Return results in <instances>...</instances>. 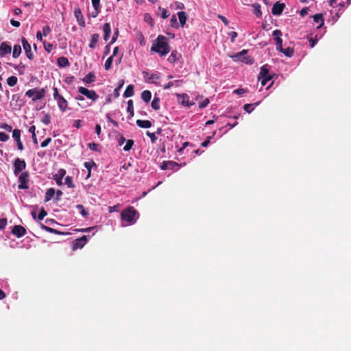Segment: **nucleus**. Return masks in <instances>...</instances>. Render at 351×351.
<instances>
[{"instance_id": "49", "label": "nucleus", "mask_w": 351, "mask_h": 351, "mask_svg": "<svg viewBox=\"0 0 351 351\" xmlns=\"http://www.w3.org/2000/svg\"><path fill=\"white\" fill-rule=\"evenodd\" d=\"M147 136H148L150 138L151 142L152 143H154L157 139V137L155 135V133L150 132L147 131L146 132Z\"/></svg>"}, {"instance_id": "36", "label": "nucleus", "mask_w": 351, "mask_h": 351, "mask_svg": "<svg viewBox=\"0 0 351 351\" xmlns=\"http://www.w3.org/2000/svg\"><path fill=\"white\" fill-rule=\"evenodd\" d=\"M168 164V169H172V170H177L178 167H181V164H178L175 161L169 160L167 161Z\"/></svg>"}, {"instance_id": "40", "label": "nucleus", "mask_w": 351, "mask_h": 351, "mask_svg": "<svg viewBox=\"0 0 351 351\" xmlns=\"http://www.w3.org/2000/svg\"><path fill=\"white\" fill-rule=\"evenodd\" d=\"M12 137L16 141L21 140V130L19 129H14L12 131Z\"/></svg>"}, {"instance_id": "34", "label": "nucleus", "mask_w": 351, "mask_h": 351, "mask_svg": "<svg viewBox=\"0 0 351 351\" xmlns=\"http://www.w3.org/2000/svg\"><path fill=\"white\" fill-rule=\"evenodd\" d=\"M280 52L283 53L287 57H292L294 53V49L292 47H287L285 49L283 48V50L279 51Z\"/></svg>"}, {"instance_id": "26", "label": "nucleus", "mask_w": 351, "mask_h": 351, "mask_svg": "<svg viewBox=\"0 0 351 351\" xmlns=\"http://www.w3.org/2000/svg\"><path fill=\"white\" fill-rule=\"evenodd\" d=\"M178 16L179 19L180 25L183 27L185 25L186 21L187 20L186 13L185 12H179L178 13Z\"/></svg>"}, {"instance_id": "17", "label": "nucleus", "mask_w": 351, "mask_h": 351, "mask_svg": "<svg viewBox=\"0 0 351 351\" xmlns=\"http://www.w3.org/2000/svg\"><path fill=\"white\" fill-rule=\"evenodd\" d=\"M181 58V54L178 53L176 50H173L171 51L170 56H169L167 60L171 63H176L180 58Z\"/></svg>"}, {"instance_id": "46", "label": "nucleus", "mask_w": 351, "mask_h": 351, "mask_svg": "<svg viewBox=\"0 0 351 351\" xmlns=\"http://www.w3.org/2000/svg\"><path fill=\"white\" fill-rule=\"evenodd\" d=\"M41 121L45 125H49L51 123V116L49 114H45Z\"/></svg>"}, {"instance_id": "52", "label": "nucleus", "mask_w": 351, "mask_h": 351, "mask_svg": "<svg viewBox=\"0 0 351 351\" xmlns=\"http://www.w3.org/2000/svg\"><path fill=\"white\" fill-rule=\"evenodd\" d=\"M94 10H99L100 8V0H91Z\"/></svg>"}, {"instance_id": "44", "label": "nucleus", "mask_w": 351, "mask_h": 351, "mask_svg": "<svg viewBox=\"0 0 351 351\" xmlns=\"http://www.w3.org/2000/svg\"><path fill=\"white\" fill-rule=\"evenodd\" d=\"M134 145V141L129 139L126 141V145L123 147V150L125 152L130 151Z\"/></svg>"}, {"instance_id": "18", "label": "nucleus", "mask_w": 351, "mask_h": 351, "mask_svg": "<svg viewBox=\"0 0 351 351\" xmlns=\"http://www.w3.org/2000/svg\"><path fill=\"white\" fill-rule=\"evenodd\" d=\"M58 101V106L60 108V110L64 112L66 111L68 106L67 101L62 96L59 97L58 99H56Z\"/></svg>"}, {"instance_id": "57", "label": "nucleus", "mask_w": 351, "mask_h": 351, "mask_svg": "<svg viewBox=\"0 0 351 351\" xmlns=\"http://www.w3.org/2000/svg\"><path fill=\"white\" fill-rule=\"evenodd\" d=\"M1 128L4 129L7 132H10L12 130V127L7 123H3L1 125Z\"/></svg>"}, {"instance_id": "30", "label": "nucleus", "mask_w": 351, "mask_h": 351, "mask_svg": "<svg viewBox=\"0 0 351 351\" xmlns=\"http://www.w3.org/2000/svg\"><path fill=\"white\" fill-rule=\"evenodd\" d=\"M260 102H256L254 103V104H245L243 106V109L245 111H246L248 113H250L253 111V110L254 109V106H257L258 105H259Z\"/></svg>"}, {"instance_id": "31", "label": "nucleus", "mask_w": 351, "mask_h": 351, "mask_svg": "<svg viewBox=\"0 0 351 351\" xmlns=\"http://www.w3.org/2000/svg\"><path fill=\"white\" fill-rule=\"evenodd\" d=\"M21 53V47L19 45H15L13 48L12 56L14 58H18Z\"/></svg>"}, {"instance_id": "56", "label": "nucleus", "mask_w": 351, "mask_h": 351, "mask_svg": "<svg viewBox=\"0 0 351 351\" xmlns=\"http://www.w3.org/2000/svg\"><path fill=\"white\" fill-rule=\"evenodd\" d=\"M118 35H119V29H118V28H117L114 32L111 41L110 42V45L113 44L117 40Z\"/></svg>"}, {"instance_id": "64", "label": "nucleus", "mask_w": 351, "mask_h": 351, "mask_svg": "<svg viewBox=\"0 0 351 351\" xmlns=\"http://www.w3.org/2000/svg\"><path fill=\"white\" fill-rule=\"evenodd\" d=\"M125 141H126V139L122 135L120 136L118 138V143H119V145H120V146L122 145Z\"/></svg>"}, {"instance_id": "41", "label": "nucleus", "mask_w": 351, "mask_h": 351, "mask_svg": "<svg viewBox=\"0 0 351 351\" xmlns=\"http://www.w3.org/2000/svg\"><path fill=\"white\" fill-rule=\"evenodd\" d=\"M64 181H65L64 182L65 184H66L68 187H69V188H74L75 187V184L73 182V178H72L71 176H66L65 178Z\"/></svg>"}, {"instance_id": "16", "label": "nucleus", "mask_w": 351, "mask_h": 351, "mask_svg": "<svg viewBox=\"0 0 351 351\" xmlns=\"http://www.w3.org/2000/svg\"><path fill=\"white\" fill-rule=\"evenodd\" d=\"M65 174L66 170L60 169L58 173L53 176L54 180L58 185L61 186L62 184V178L64 177Z\"/></svg>"}, {"instance_id": "42", "label": "nucleus", "mask_w": 351, "mask_h": 351, "mask_svg": "<svg viewBox=\"0 0 351 351\" xmlns=\"http://www.w3.org/2000/svg\"><path fill=\"white\" fill-rule=\"evenodd\" d=\"M113 62V56H110L106 61L104 64V68L106 71L109 70Z\"/></svg>"}, {"instance_id": "61", "label": "nucleus", "mask_w": 351, "mask_h": 351, "mask_svg": "<svg viewBox=\"0 0 351 351\" xmlns=\"http://www.w3.org/2000/svg\"><path fill=\"white\" fill-rule=\"evenodd\" d=\"M53 98L54 99H58L59 97H62V95H59L58 90L56 87L53 88Z\"/></svg>"}, {"instance_id": "62", "label": "nucleus", "mask_w": 351, "mask_h": 351, "mask_svg": "<svg viewBox=\"0 0 351 351\" xmlns=\"http://www.w3.org/2000/svg\"><path fill=\"white\" fill-rule=\"evenodd\" d=\"M233 92H234V93H235L237 95H241L244 94L245 93H246V90L243 88H237V89L234 90Z\"/></svg>"}, {"instance_id": "24", "label": "nucleus", "mask_w": 351, "mask_h": 351, "mask_svg": "<svg viewBox=\"0 0 351 351\" xmlns=\"http://www.w3.org/2000/svg\"><path fill=\"white\" fill-rule=\"evenodd\" d=\"M83 82L85 84H90L95 81V76L93 72L88 73L84 78Z\"/></svg>"}, {"instance_id": "25", "label": "nucleus", "mask_w": 351, "mask_h": 351, "mask_svg": "<svg viewBox=\"0 0 351 351\" xmlns=\"http://www.w3.org/2000/svg\"><path fill=\"white\" fill-rule=\"evenodd\" d=\"M134 94V86L130 84L127 86L125 90L124 91L123 97H126V98L130 97L133 96Z\"/></svg>"}, {"instance_id": "37", "label": "nucleus", "mask_w": 351, "mask_h": 351, "mask_svg": "<svg viewBox=\"0 0 351 351\" xmlns=\"http://www.w3.org/2000/svg\"><path fill=\"white\" fill-rule=\"evenodd\" d=\"M152 107L155 110H158L160 108V99L159 97H154L152 101Z\"/></svg>"}, {"instance_id": "58", "label": "nucleus", "mask_w": 351, "mask_h": 351, "mask_svg": "<svg viewBox=\"0 0 351 351\" xmlns=\"http://www.w3.org/2000/svg\"><path fill=\"white\" fill-rule=\"evenodd\" d=\"M7 225V219L5 218L0 219V230H3Z\"/></svg>"}, {"instance_id": "12", "label": "nucleus", "mask_w": 351, "mask_h": 351, "mask_svg": "<svg viewBox=\"0 0 351 351\" xmlns=\"http://www.w3.org/2000/svg\"><path fill=\"white\" fill-rule=\"evenodd\" d=\"M285 8V3H281L280 2H276L274 3V5H273V8L271 9V13L272 14L274 15H280L283 10H284V8Z\"/></svg>"}, {"instance_id": "11", "label": "nucleus", "mask_w": 351, "mask_h": 351, "mask_svg": "<svg viewBox=\"0 0 351 351\" xmlns=\"http://www.w3.org/2000/svg\"><path fill=\"white\" fill-rule=\"evenodd\" d=\"M11 232L16 237L20 238V237L24 236L27 232H26L25 228L23 226H20V225H15L13 227Z\"/></svg>"}, {"instance_id": "7", "label": "nucleus", "mask_w": 351, "mask_h": 351, "mask_svg": "<svg viewBox=\"0 0 351 351\" xmlns=\"http://www.w3.org/2000/svg\"><path fill=\"white\" fill-rule=\"evenodd\" d=\"M29 174L27 171H24L21 173L19 177V189H27L29 188L27 183L29 182Z\"/></svg>"}, {"instance_id": "4", "label": "nucleus", "mask_w": 351, "mask_h": 351, "mask_svg": "<svg viewBox=\"0 0 351 351\" xmlns=\"http://www.w3.org/2000/svg\"><path fill=\"white\" fill-rule=\"evenodd\" d=\"M258 77L259 80H261V83L263 86H265L267 82L272 79V75L269 73L268 64H265L261 67V71Z\"/></svg>"}, {"instance_id": "27", "label": "nucleus", "mask_w": 351, "mask_h": 351, "mask_svg": "<svg viewBox=\"0 0 351 351\" xmlns=\"http://www.w3.org/2000/svg\"><path fill=\"white\" fill-rule=\"evenodd\" d=\"M141 98L145 102L148 103L151 100L152 93L148 90L143 91Z\"/></svg>"}, {"instance_id": "1", "label": "nucleus", "mask_w": 351, "mask_h": 351, "mask_svg": "<svg viewBox=\"0 0 351 351\" xmlns=\"http://www.w3.org/2000/svg\"><path fill=\"white\" fill-rule=\"evenodd\" d=\"M151 51L158 53L161 56H165L169 53L170 47L168 43L167 38L162 35L158 36L151 47Z\"/></svg>"}, {"instance_id": "2", "label": "nucleus", "mask_w": 351, "mask_h": 351, "mask_svg": "<svg viewBox=\"0 0 351 351\" xmlns=\"http://www.w3.org/2000/svg\"><path fill=\"white\" fill-rule=\"evenodd\" d=\"M138 217V213L133 206H129L123 209L121 213V219L122 221H126L129 225L135 223Z\"/></svg>"}, {"instance_id": "63", "label": "nucleus", "mask_w": 351, "mask_h": 351, "mask_svg": "<svg viewBox=\"0 0 351 351\" xmlns=\"http://www.w3.org/2000/svg\"><path fill=\"white\" fill-rule=\"evenodd\" d=\"M308 8H304L300 10V14L301 16L304 17L308 14Z\"/></svg>"}, {"instance_id": "45", "label": "nucleus", "mask_w": 351, "mask_h": 351, "mask_svg": "<svg viewBox=\"0 0 351 351\" xmlns=\"http://www.w3.org/2000/svg\"><path fill=\"white\" fill-rule=\"evenodd\" d=\"M76 208L80 211V213L83 217H86L88 215V213L85 210L83 205L77 204Z\"/></svg>"}, {"instance_id": "20", "label": "nucleus", "mask_w": 351, "mask_h": 351, "mask_svg": "<svg viewBox=\"0 0 351 351\" xmlns=\"http://www.w3.org/2000/svg\"><path fill=\"white\" fill-rule=\"evenodd\" d=\"M136 125L141 128H149L152 127V122L149 120H141L138 119L136 121Z\"/></svg>"}, {"instance_id": "60", "label": "nucleus", "mask_w": 351, "mask_h": 351, "mask_svg": "<svg viewBox=\"0 0 351 351\" xmlns=\"http://www.w3.org/2000/svg\"><path fill=\"white\" fill-rule=\"evenodd\" d=\"M51 141V138H49V137L47 138L44 141H43L41 143L40 146L42 147H47L50 143Z\"/></svg>"}, {"instance_id": "23", "label": "nucleus", "mask_w": 351, "mask_h": 351, "mask_svg": "<svg viewBox=\"0 0 351 351\" xmlns=\"http://www.w3.org/2000/svg\"><path fill=\"white\" fill-rule=\"evenodd\" d=\"M57 63L60 67H66L69 66V62L67 58L62 56L58 58Z\"/></svg>"}, {"instance_id": "38", "label": "nucleus", "mask_w": 351, "mask_h": 351, "mask_svg": "<svg viewBox=\"0 0 351 351\" xmlns=\"http://www.w3.org/2000/svg\"><path fill=\"white\" fill-rule=\"evenodd\" d=\"M18 78L16 76H10L7 79V83L10 86H14L17 84Z\"/></svg>"}, {"instance_id": "47", "label": "nucleus", "mask_w": 351, "mask_h": 351, "mask_svg": "<svg viewBox=\"0 0 351 351\" xmlns=\"http://www.w3.org/2000/svg\"><path fill=\"white\" fill-rule=\"evenodd\" d=\"M44 48L46 51L50 53L53 49V45L49 43H47L46 41H43Z\"/></svg>"}, {"instance_id": "48", "label": "nucleus", "mask_w": 351, "mask_h": 351, "mask_svg": "<svg viewBox=\"0 0 351 351\" xmlns=\"http://www.w3.org/2000/svg\"><path fill=\"white\" fill-rule=\"evenodd\" d=\"M47 215V211L45 210L44 208H41L40 213L38 215V220H43V218Z\"/></svg>"}, {"instance_id": "3", "label": "nucleus", "mask_w": 351, "mask_h": 351, "mask_svg": "<svg viewBox=\"0 0 351 351\" xmlns=\"http://www.w3.org/2000/svg\"><path fill=\"white\" fill-rule=\"evenodd\" d=\"M45 88L38 89L37 88H34L27 90L25 93V96L31 97L32 99V101H36L37 100L43 99L45 97Z\"/></svg>"}, {"instance_id": "5", "label": "nucleus", "mask_w": 351, "mask_h": 351, "mask_svg": "<svg viewBox=\"0 0 351 351\" xmlns=\"http://www.w3.org/2000/svg\"><path fill=\"white\" fill-rule=\"evenodd\" d=\"M247 53V49H243L241 52L231 56L234 61H241L245 64H252L254 63V60L251 57H247L245 55Z\"/></svg>"}, {"instance_id": "51", "label": "nucleus", "mask_w": 351, "mask_h": 351, "mask_svg": "<svg viewBox=\"0 0 351 351\" xmlns=\"http://www.w3.org/2000/svg\"><path fill=\"white\" fill-rule=\"evenodd\" d=\"M10 136L4 132H0V141L5 142L9 139Z\"/></svg>"}, {"instance_id": "32", "label": "nucleus", "mask_w": 351, "mask_h": 351, "mask_svg": "<svg viewBox=\"0 0 351 351\" xmlns=\"http://www.w3.org/2000/svg\"><path fill=\"white\" fill-rule=\"evenodd\" d=\"M252 7L254 8V14L257 17H260L262 15V12L261 10V5L256 3L252 4Z\"/></svg>"}, {"instance_id": "53", "label": "nucleus", "mask_w": 351, "mask_h": 351, "mask_svg": "<svg viewBox=\"0 0 351 351\" xmlns=\"http://www.w3.org/2000/svg\"><path fill=\"white\" fill-rule=\"evenodd\" d=\"M98 146H99V145L97 143H90L88 145V147H89V149L93 150V151H98V149H97Z\"/></svg>"}, {"instance_id": "39", "label": "nucleus", "mask_w": 351, "mask_h": 351, "mask_svg": "<svg viewBox=\"0 0 351 351\" xmlns=\"http://www.w3.org/2000/svg\"><path fill=\"white\" fill-rule=\"evenodd\" d=\"M41 227H42V229L43 230H45V231L48 232H51V233H54V234H62L60 232H59L58 230H56V229H53L51 227H48L47 226H45L43 224L41 225Z\"/></svg>"}, {"instance_id": "10", "label": "nucleus", "mask_w": 351, "mask_h": 351, "mask_svg": "<svg viewBox=\"0 0 351 351\" xmlns=\"http://www.w3.org/2000/svg\"><path fill=\"white\" fill-rule=\"evenodd\" d=\"M21 42H22L23 47L25 50L26 56L27 57L28 59H29L31 60H33L34 56L33 53L32 52L30 44L28 43L27 39L24 37L22 38Z\"/></svg>"}, {"instance_id": "14", "label": "nucleus", "mask_w": 351, "mask_h": 351, "mask_svg": "<svg viewBox=\"0 0 351 351\" xmlns=\"http://www.w3.org/2000/svg\"><path fill=\"white\" fill-rule=\"evenodd\" d=\"M74 15H75V16L76 18V20H77L78 24L81 27H84L85 25H86L85 20L84 19V16H83V14L82 13V11H81V10L79 8L75 9V10H74Z\"/></svg>"}, {"instance_id": "13", "label": "nucleus", "mask_w": 351, "mask_h": 351, "mask_svg": "<svg viewBox=\"0 0 351 351\" xmlns=\"http://www.w3.org/2000/svg\"><path fill=\"white\" fill-rule=\"evenodd\" d=\"M87 242V236L84 235L82 237L75 239L73 241V248L76 250L78 248H82Z\"/></svg>"}, {"instance_id": "9", "label": "nucleus", "mask_w": 351, "mask_h": 351, "mask_svg": "<svg viewBox=\"0 0 351 351\" xmlns=\"http://www.w3.org/2000/svg\"><path fill=\"white\" fill-rule=\"evenodd\" d=\"M272 36L274 37L276 40V49L278 51L283 50L282 40L280 38L282 36V32L280 29H276L273 32Z\"/></svg>"}, {"instance_id": "55", "label": "nucleus", "mask_w": 351, "mask_h": 351, "mask_svg": "<svg viewBox=\"0 0 351 351\" xmlns=\"http://www.w3.org/2000/svg\"><path fill=\"white\" fill-rule=\"evenodd\" d=\"M170 23H171V27H176V28L178 27V25L177 24V19H176V17L175 15H173L172 16V18L171 19Z\"/></svg>"}, {"instance_id": "33", "label": "nucleus", "mask_w": 351, "mask_h": 351, "mask_svg": "<svg viewBox=\"0 0 351 351\" xmlns=\"http://www.w3.org/2000/svg\"><path fill=\"white\" fill-rule=\"evenodd\" d=\"M127 111L130 114V118L134 116V106H133V101L132 99H130L129 101H128Z\"/></svg>"}, {"instance_id": "50", "label": "nucleus", "mask_w": 351, "mask_h": 351, "mask_svg": "<svg viewBox=\"0 0 351 351\" xmlns=\"http://www.w3.org/2000/svg\"><path fill=\"white\" fill-rule=\"evenodd\" d=\"M51 32V28L49 25L44 26L43 27V35L47 36Z\"/></svg>"}, {"instance_id": "21", "label": "nucleus", "mask_w": 351, "mask_h": 351, "mask_svg": "<svg viewBox=\"0 0 351 351\" xmlns=\"http://www.w3.org/2000/svg\"><path fill=\"white\" fill-rule=\"evenodd\" d=\"M177 96L178 98L179 97L182 98L181 104L183 106H191L193 105V104L189 103V97L186 94H185V93H183L182 95L178 94Z\"/></svg>"}, {"instance_id": "43", "label": "nucleus", "mask_w": 351, "mask_h": 351, "mask_svg": "<svg viewBox=\"0 0 351 351\" xmlns=\"http://www.w3.org/2000/svg\"><path fill=\"white\" fill-rule=\"evenodd\" d=\"M160 79V75L158 73H152L148 78V82L157 84L156 80Z\"/></svg>"}, {"instance_id": "59", "label": "nucleus", "mask_w": 351, "mask_h": 351, "mask_svg": "<svg viewBox=\"0 0 351 351\" xmlns=\"http://www.w3.org/2000/svg\"><path fill=\"white\" fill-rule=\"evenodd\" d=\"M237 33L236 32H231L229 33L230 36L231 43H234L235 38L237 37Z\"/></svg>"}, {"instance_id": "22", "label": "nucleus", "mask_w": 351, "mask_h": 351, "mask_svg": "<svg viewBox=\"0 0 351 351\" xmlns=\"http://www.w3.org/2000/svg\"><path fill=\"white\" fill-rule=\"evenodd\" d=\"M99 39V34H94L91 36V40L89 43V47L90 49H95L96 47L97 43H98Z\"/></svg>"}, {"instance_id": "6", "label": "nucleus", "mask_w": 351, "mask_h": 351, "mask_svg": "<svg viewBox=\"0 0 351 351\" xmlns=\"http://www.w3.org/2000/svg\"><path fill=\"white\" fill-rule=\"evenodd\" d=\"M78 92L94 101H96L99 97V95L94 90H88L86 88L82 86L78 88Z\"/></svg>"}, {"instance_id": "54", "label": "nucleus", "mask_w": 351, "mask_h": 351, "mask_svg": "<svg viewBox=\"0 0 351 351\" xmlns=\"http://www.w3.org/2000/svg\"><path fill=\"white\" fill-rule=\"evenodd\" d=\"M208 104H209V99L208 98H206L199 104V107L200 108H204L208 106Z\"/></svg>"}, {"instance_id": "19", "label": "nucleus", "mask_w": 351, "mask_h": 351, "mask_svg": "<svg viewBox=\"0 0 351 351\" xmlns=\"http://www.w3.org/2000/svg\"><path fill=\"white\" fill-rule=\"evenodd\" d=\"M103 32H104V40L107 41L109 39V37L111 34V27L109 23H106L103 25Z\"/></svg>"}, {"instance_id": "8", "label": "nucleus", "mask_w": 351, "mask_h": 351, "mask_svg": "<svg viewBox=\"0 0 351 351\" xmlns=\"http://www.w3.org/2000/svg\"><path fill=\"white\" fill-rule=\"evenodd\" d=\"M14 173L15 175H18L21 171L26 167V162L24 160H21L17 158L14 162Z\"/></svg>"}, {"instance_id": "29", "label": "nucleus", "mask_w": 351, "mask_h": 351, "mask_svg": "<svg viewBox=\"0 0 351 351\" xmlns=\"http://www.w3.org/2000/svg\"><path fill=\"white\" fill-rule=\"evenodd\" d=\"M313 21L317 23H320L317 27L318 28L321 27L324 25V18L322 14H317L313 16Z\"/></svg>"}, {"instance_id": "15", "label": "nucleus", "mask_w": 351, "mask_h": 351, "mask_svg": "<svg viewBox=\"0 0 351 351\" xmlns=\"http://www.w3.org/2000/svg\"><path fill=\"white\" fill-rule=\"evenodd\" d=\"M12 47L5 42L1 43L0 45V56L4 57L5 55L10 53Z\"/></svg>"}, {"instance_id": "28", "label": "nucleus", "mask_w": 351, "mask_h": 351, "mask_svg": "<svg viewBox=\"0 0 351 351\" xmlns=\"http://www.w3.org/2000/svg\"><path fill=\"white\" fill-rule=\"evenodd\" d=\"M55 195V190L53 188H49L47 190L45 197V201L46 202L50 201Z\"/></svg>"}, {"instance_id": "35", "label": "nucleus", "mask_w": 351, "mask_h": 351, "mask_svg": "<svg viewBox=\"0 0 351 351\" xmlns=\"http://www.w3.org/2000/svg\"><path fill=\"white\" fill-rule=\"evenodd\" d=\"M95 165V163L93 161L84 162V167L87 169V171H88L86 178H90V174H91V169Z\"/></svg>"}]
</instances>
